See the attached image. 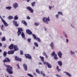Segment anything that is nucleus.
<instances>
[{
	"label": "nucleus",
	"mask_w": 77,
	"mask_h": 77,
	"mask_svg": "<svg viewBox=\"0 0 77 77\" xmlns=\"http://www.w3.org/2000/svg\"><path fill=\"white\" fill-rule=\"evenodd\" d=\"M4 65L5 66H6L7 68L6 69V70L9 74H13L12 67L9 65H7L6 64H5V63H4Z\"/></svg>",
	"instance_id": "f257e3e1"
},
{
	"label": "nucleus",
	"mask_w": 77,
	"mask_h": 77,
	"mask_svg": "<svg viewBox=\"0 0 77 77\" xmlns=\"http://www.w3.org/2000/svg\"><path fill=\"white\" fill-rule=\"evenodd\" d=\"M42 20L43 22H44L46 24H48V21H50V17H48V18L44 17L42 18Z\"/></svg>",
	"instance_id": "f03ea898"
},
{
	"label": "nucleus",
	"mask_w": 77,
	"mask_h": 77,
	"mask_svg": "<svg viewBox=\"0 0 77 77\" xmlns=\"http://www.w3.org/2000/svg\"><path fill=\"white\" fill-rule=\"evenodd\" d=\"M32 36L34 39H36L38 42H41V39L38 37L36 38V36L34 34H32Z\"/></svg>",
	"instance_id": "7ed1b4c3"
},
{
	"label": "nucleus",
	"mask_w": 77,
	"mask_h": 77,
	"mask_svg": "<svg viewBox=\"0 0 77 77\" xmlns=\"http://www.w3.org/2000/svg\"><path fill=\"white\" fill-rule=\"evenodd\" d=\"M43 63L44 65H46L47 66H48V68H51L52 67V66L48 62H46V61H45Z\"/></svg>",
	"instance_id": "20e7f679"
},
{
	"label": "nucleus",
	"mask_w": 77,
	"mask_h": 77,
	"mask_svg": "<svg viewBox=\"0 0 77 77\" xmlns=\"http://www.w3.org/2000/svg\"><path fill=\"white\" fill-rule=\"evenodd\" d=\"M22 32H23V29L22 28H18V31L17 32L18 36H19L21 35Z\"/></svg>",
	"instance_id": "39448f33"
},
{
	"label": "nucleus",
	"mask_w": 77,
	"mask_h": 77,
	"mask_svg": "<svg viewBox=\"0 0 77 77\" xmlns=\"http://www.w3.org/2000/svg\"><path fill=\"white\" fill-rule=\"evenodd\" d=\"M36 72L37 73H38V74H42V75L44 77L45 76V74L44 73H43V72H42V71H41L40 72H40L39 71V69H36Z\"/></svg>",
	"instance_id": "423d86ee"
},
{
	"label": "nucleus",
	"mask_w": 77,
	"mask_h": 77,
	"mask_svg": "<svg viewBox=\"0 0 77 77\" xmlns=\"http://www.w3.org/2000/svg\"><path fill=\"white\" fill-rule=\"evenodd\" d=\"M3 62L4 63H5V62H8L9 63L11 62V60L8 57H6L5 58V60H3Z\"/></svg>",
	"instance_id": "0eeeda50"
},
{
	"label": "nucleus",
	"mask_w": 77,
	"mask_h": 77,
	"mask_svg": "<svg viewBox=\"0 0 77 77\" xmlns=\"http://www.w3.org/2000/svg\"><path fill=\"white\" fill-rule=\"evenodd\" d=\"M25 56L26 59H32V57L29 54H25Z\"/></svg>",
	"instance_id": "6e6552de"
},
{
	"label": "nucleus",
	"mask_w": 77,
	"mask_h": 77,
	"mask_svg": "<svg viewBox=\"0 0 77 77\" xmlns=\"http://www.w3.org/2000/svg\"><path fill=\"white\" fill-rule=\"evenodd\" d=\"M26 9H28V11H29L31 12V13H33V10L30 7H27L26 8Z\"/></svg>",
	"instance_id": "1a4fd4ad"
},
{
	"label": "nucleus",
	"mask_w": 77,
	"mask_h": 77,
	"mask_svg": "<svg viewBox=\"0 0 77 77\" xmlns=\"http://www.w3.org/2000/svg\"><path fill=\"white\" fill-rule=\"evenodd\" d=\"M26 32L27 34L29 35H32V32L29 29H28L26 30Z\"/></svg>",
	"instance_id": "9d476101"
},
{
	"label": "nucleus",
	"mask_w": 77,
	"mask_h": 77,
	"mask_svg": "<svg viewBox=\"0 0 77 77\" xmlns=\"http://www.w3.org/2000/svg\"><path fill=\"white\" fill-rule=\"evenodd\" d=\"M15 60L17 61H19V62H21V59L18 57L17 56L15 57Z\"/></svg>",
	"instance_id": "9b49d317"
},
{
	"label": "nucleus",
	"mask_w": 77,
	"mask_h": 77,
	"mask_svg": "<svg viewBox=\"0 0 77 77\" xmlns=\"http://www.w3.org/2000/svg\"><path fill=\"white\" fill-rule=\"evenodd\" d=\"M14 52H15V51L14 50H11L9 51L8 52V54H13L14 53Z\"/></svg>",
	"instance_id": "f8f14e48"
},
{
	"label": "nucleus",
	"mask_w": 77,
	"mask_h": 77,
	"mask_svg": "<svg viewBox=\"0 0 77 77\" xmlns=\"http://www.w3.org/2000/svg\"><path fill=\"white\" fill-rule=\"evenodd\" d=\"M13 22L14 25H15V27H18L19 25L18 24H17V22L15 21V20H13Z\"/></svg>",
	"instance_id": "ddd939ff"
},
{
	"label": "nucleus",
	"mask_w": 77,
	"mask_h": 77,
	"mask_svg": "<svg viewBox=\"0 0 77 77\" xmlns=\"http://www.w3.org/2000/svg\"><path fill=\"white\" fill-rule=\"evenodd\" d=\"M13 7L15 9H17V8L18 6V5L17 2L14 3L13 5Z\"/></svg>",
	"instance_id": "4468645a"
},
{
	"label": "nucleus",
	"mask_w": 77,
	"mask_h": 77,
	"mask_svg": "<svg viewBox=\"0 0 77 77\" xmlns=\"http://www.w3.org/2000/svg\"><path fill=\"white\" fill-rule=\"evenodd\" d=\"M57 54L58 56L60 58H61L62 57V54L60 51H59L57 53Z\"/></svg>",
	"instance_id": "2eb2a0df"
},
{
	"label": "nucleus",
	"mask_w": 77,
	"mask_h": 77,
	"mask_svg": "<svg viewBox=\"0 0 77 77\" xmlns=\"http://www.w3.org/2000/svg\"><path fill=\"white\" fill-rule=\"evenodd\" d=\"M23 66L25 70L27 71V65L25 64H24Z\"/></svg>",
	"instance_id": "dca6fc26"
},
{
	"label": "nucleus",
	"mask_w": 77,
	"mask_h": 77,
	"mask_svg": "<svg viewBox=\"0 0 77 77\" xmlns=\"http://www.w3.org/2000/svg\"><path fill=\"white\" fill-rule=\"evenodd\" d=\"M57 63H58V65H59V66L61 67L62 66V62L61 61H58L57 62Z\"/></svg>",
	"instance_id": "f3484780"
},
{
	"label": "nucleus",
	"mask_w": 77,
	"mask_h": 77,
	"mask_svg": "<svg viewBox=\"0 0 77 77\" xmlns=\"http://www.w3.org/2000/svg\"><path fill=\"white\" fill-rule=\"evenodd\" d=\"M14 51H17L18 50V46L17 45H14Z\"/></svg>",
	"instance_id": "a211bd4d"
},
{
	"label": "nucleus",
	"mask_w": 77,
	"mask_h": 77,
	"mask_svg": "<svg viewBox=\"0 0 77 77\" xmlns=\"http://www.w3.org/2000/svg\"><path fill=\"white\" fill-rule=\"evenodd\" d=\"M50 47L52 49H54V43L53 42H52L50 45Z\"/></svg>",
	"instance_id": "6ab92c4d"
},
{
	"label": "nucleus",
	"mask_w": 77,
	"mask_h": 77,
	"mask_svg": "<svg viewBox=\"0 0 77 77\" xmlns=\"http://www.w3.org/2000/svg\"><path fill=\"white\" fill-rule=\"evenodd\" d=\"M14 44H11L9 47V49L10 50L14 49Z\"/></svg>",
	"instance_id": "aec40b11"
},
{
	"label": "nucleus",
	"mask_w": 77,
	"mask_h": 77,
	"mask_svg": "<svg viewBox=\"0 0 77 77\" xmlns=\"http://www.w3.org/2000/svg\"><path fill=\"white\" fill-rule=\"evenodd\" d=\"M2 22L5 26H8V23H7L6 22L5 20H4L2 21Z\"/></svg>",
	"instance_id": "412c9836"
},
{
	"label": "nucleus",
	"mask_w": 77,
	"mask_h": 77,
	"mask_svg": "<svg viewBox=\"0 0 77 77\" xmlns=\"http://www.w3.org/2000/svg\"><path fill=\"white\" fill-rule=\"evenodd\" d=\"M64 72L66 73V75H67V76H68L69 77H71L72 75L69 73L68 72Z\"/></svg>",
	"instance_id": "4be33fe9"
},
{
	"label": "nucleus",
	"mask_w": 77,
	"mask_h": 77,
	"mask_svg": "<svg viewBox=\"0 0 77 77\" xmlns=\"http://www.w3.org/2000/svg\"><path fill=\"white\" fill-rule=\"evenodd\" d=\"M21 22L23 23V24H24V25H25V26H27V23L26 22H25L24 20H22L21 21Z\"/></svg>",
	"instance_id": "5701e85b"
},
{
	"label": "nucleus",
	"mask_w": 77,
	"mask_h": 77,
	"mask_svg": "<svg viewBox=\"0 0 77 77\" xmlns=\"http://www.w3.org/2000/svg\"><path fill=\"white\" fill-rule=\"evenodd\" d=\"M39 58L41 59L42 61L43 62H44V57L40 56L39 57Z\"/></svg>",
	"instance_id": "b1692460"
},
{
	"label": "nucleus",
	"mask_w": 77,
	"mask_h": 77,
	"mask_svg": "<svg viewBox=\"0 0 77 77\" xmlns=\"http://www.w3.org/2000/svg\"><path fill=\"white\" fill-rule=\"evenodd\" d=\"M54 58L55 60H57V59H59V58H58V57H57V54H55L54 56Z\"/></svg>",
	"instance_id": "393cba45"
},
{
	"label": "nucleus",
	"mask_w": 77,
	"mask_h": 77,
	"mask_svg": "<svg viewBox=\"0 0 77 77\" xmlns=\"http://www.w3.org/2000/svg\"><path fill=\"white\" fill-rule=\"evenodd\" d=\"M56 53H55V52L54 51H53L52 54H51V56L52 57H54L55 55H56Z\"/></svg>",
	"instance_id": "a878e982"
},
{
	"label": "nucleus",
	"mask_w": 77,
	"mask_h": 77,
	"mask_svg": "<svg viewBox=\"0 0 77 77\" xmlns=\"http://www.w3.org/2000/svg\"><path fill=\"white\" fill-rule=\"evenodd\" d=\"M21 36L22 37V38H24L25 37V35H24V33L23 32L21 34Z\"/></svg>",
	"instance_id": "bb28decb"
},
{
	"label": "nucleus",
	"mask_w": 77,
	"mask_h": 77,
	"mask_svg": "<svg viewBox=\"0 0 77 77\" xmlns=\"http://www.w3.org/2000/svg\"><path fill=\"white\" fill-rule=\"evenodd\" d=\"M8 20H12V19H13L14 18V17L12 16H9L8 17Z\"/></svg>",
	"instance_id": "cd10ccee"
},
{
	"label": "nucleus",
	"mask_w": 77,
	"mask_h": 77,
	"mask_svg": "<svg viewBox=\"0 0 77 77\" xmlns=\"http://www.w3.org/2000/svg\"><path fill=\"white\" fill-rule=\"evenodd\" d=\"M36 5V2H33L31 3L32 6L34 7Z\"/></svg>",
	"instance_id": "c85d7f7f"
},
{
	"label": "nucleus",
	"mask_w": 77,
	"mask_h": 77,
	"mask_svg": "<svg viewBox=\"0 0 77 77\" xmlns=\"http://www.w3.org/2000/svg\"><path fill=\"white\" fill-rule=\"evenodd\" d=\"M18 19V17L17 15L15 16L14 17V20H17Z\"/></svg>",
	"instance_id": "c756f323"
},
{
	"label": "nucleus",
	"mask_w": 77,
	"mask_h": 77,
	"mask_svg": "<svg viewBox=\"0 0 77 77\" xmlns=\"http://www.w3.org/2000/svg\"><path fill=\"white\" fill-rule=\"evenodd\" d=\"M11 8H12V7L10 6L6 7V9H8V10H11Z\"/></svg>",
	"instance_id": "7c9ffc66"
},
{
	"label": "nucleus",
	"mask_w": 77,
	"mask_h": 77,
	"mask_svg": "<svg viewBox=\"0 0 77 77\" xmlns=\"http://www.w3.org/2000/svg\"><path fill=\"white\" fill-rule=\"evenodd\" d=\"M56 69H57V71H58V72H60V71H61V69H60L59 68V66H57Z\"/></svg>",
	"instance_id": "2f4dec72"
},
{
	"label": "nucleus",
	"mask_w": 77,
	"mask_h": 77,
	"mask_svg": "<svg viewBox=\"0 0 77 77\" xmlns=\"http://www.w3.org/2000/svg\"><path fill=\"white\" fill-rule=\"evenodd\" d=\"M6 54H7V52L6 51H4L3 54L4 57H6Z\"/></svg>",
	"instance_id": "473e14b6"
},
{
	"label": "nucleus",
	"mask_w": 77,
	"mask_h": 77,
	"mask_svg": "<svg viewBox=\"0 0 77 77\" xmlns=\"http://www.w3.org/2000/svg\"><path fill=\"white\" fill-rule=\"evenodd\" d=\"M34 44L35 47H38V44L37 43L34 42Z\"/></svg>",
	"instance_id": "72a5a7b5"
},
{
	"label": "nucleus",
	"mask_w": 77,
	"mask_h": 77,
	"mask_svg": "<svg viewBox=\"0 0 77 77\" xmlns=\"http://www.w3.org/2000/svg\"><path fill=\"white\" fill-rule=\"evenodd\" d=\"M1 40L2 41H6L5 37H3L1 39Z\"/></svg>",
	"instance_id": "f704fd0d"
},
{
	"label": "nucleus",
	"mask_w": 77,
	"mask_h": 77,
	"mask_svg": "<svg viewBox=\"0 0 77 77\" xmlns=\"http://www.w3.org/2000/svg\"><path fill=\"white\" fill-rule=\"evenodd\" d=\"M35 26H38L39 25V23H35Z\"/></svg>",
	"instance_id": "c9c22d12"
},
{
	"label": "nucleus",
	"mask_w": 77,
	"mask_h": 77,
	"mask_svg": "<svg viewBox=\"0 0 77 77\" xmlns=\"http://www.w3.org/2000/svg\"><path fill=\"white\" fill-rule=\"evenodd\" d=\"M58 14H59V15H63V14L62 13V12H61V11H59L58 12Z\"/></svg>",
	"instance_id": "e433bc0d"
},
{
	"label": "nucleus",
	"mask_w": 77,
	"mask_h": 77,
	"mask_svg": "<svg viewBox=\"0 0 77 77\" xmlns=\"http://www.w3.org/2000/svg\"><path fill=\"white\" fill-rule=\"evenodd\" d=\"M27 75H28L29 77H33V75H31V74H29V73H28Z\"/></svg>",
	"instance_id": "4c0bfd02"
},
{
	"label": "nucleus",
	"mask_w": 77,
	"mask_h": 77,
	"mask_svg": "<svg viewBox=\"0 0 77 77\" xmlns=\"http://www.w3.org/2000/svg\"><path fill=\"white\" fill-rule=\"evenodd\" d=\"M70 54H75V52H72V51H70Z\"/></svg>",
	"instance_id": "58836bf2"
},
{
	"label": "nucleus",
	"mask_w": 77,
	"mask_h": 77,
	"mask_svg": "<svg viewBox=\"0 0 77 77\" xmlns=\"http://www.w3.org/2000/svg\"><path fill=\"white\" fill-rule=\"evenodd\" d=\"M4 26H3V25H2V26H1V29L2 30H3V27Z\"/></svg>",
	"instance_id": "ea45409f"
},
{
	"label": "nucleus",
	"mask_w": 77,
	"mask_h": 77,
	"mask_svg": "<svg viewBox=\"0 0 77 77\" xmlns=\"http://www.w3.org/2000/svg\"><path fill=\"white\" fill-rule=\"evenodd\" d=\"M20 54L21 55L23 54V51H20Z\"/></svg>",
	"instance_id": "a19ab883"
},
{
	"label": "nucleus",
	"mask_w": 77,
	"mask_h": 77,
	"mask_svg": "<svg viewBox=\"0 0 77 77\" xmlns=\"http://www.w3.org/2000/svg\"><path fill=\"white\" fill-rule=\"evenodd\" d=\"M27 41L29 42H31V38L28 39Z\"/></svg>",
	"instance_id": "79ce46f5"
},
{
	"label": "nucleus",
	"mask_w": 77,
	"mask_h": 77,
	"mask_svg": "<svg viewBox=\"0 0 77 77\" xmlns=\"http://www.w3.org/2000/svg\"><path fill=\"white\" fill-rule=\"evenodd\" d=\"M0 18L1 19L2 21H3V20H4L3 19V18L1 17V16L0 15Z\"/></svg>",
	"instance_id": "37998d69"
},
{
	"label": "nucleus",
	"mask_w": 77,
	"mask_h": 77,
	"mask_svg": "<svg viewBox=\"0 0 77 77\" xmlns=\"http://www.w3.org/2000/svg\"><path fill=\"white\" fill-rule=\"evenodd\" d=\"M26 19H27V20H30V17H29L28 16L26 17Z\"/></svg>",
	"instance_id": "c03bdc74"
},
{
	"label": "nucleus",
	"mask_w": 77,
	"mask_h": 77,
	"mask_svg": "<svg viewBox=\"0 0 77 77\" xmlns=\"http://www.w3.org/2000/svg\"><path fill=\"white\" fill-rule=\"evenodd\" d=\"M43 55H44V56H45L46 55H47L46 54V53H45V52H43Z\"/></svg>",
	"instance_id": "a18cd8bd"
},
{
	"label": "nucleus",
	"mask_w": 77,
	"mask_h": 77,
	"mask_svg": "<svg viewBox=\"0 0 77 77\" xmlns=\"http://www.w3.org/2000/svg\"><path fill=\"white\" fill-rule=\"evenodd\" d=\"M56 76H57V77H61V76L59 74H56Z\"/></svg>",
	"instance_id": "49530a36"
},
{
	"label": "nucleus",
	"mask_w": 77,
	"mask_h": 77,
	"mask_svg": "<svg viewBox=\"0 0 77 77\" xmlns=\"http://www.w3.org/2000/svg\"><path fill=\"white\" fill-rule=\"evenodd\" d=\"M17 67L19 69H20V65H19V64H17Z\"/></svg>",
	"instance_id": "de8ad7c7"
},
{
	"label": "nucleus",
	"mask_w": 77,
	"mask_h": 77,
	"mask_svg": "<svg viewBox=\"0 0 77 77\" xmlns=\"http://www.w3.org/2000/svg\"><path fill=\"white\" fill-rule=\"evenodd\" d=\"M56 18H57L58 19V18H59V15L57 14L56 15Z\"/></svg>",
	"instance_id": "09e8293b"
},
{
	"label": "nucleus",
	"mask_w": 77,
	"mask_h": 77,
	"mask_svg": "<svg viewBox=\"0 0 77 77\" xmlns=\"http://www.w3.org/2000/svg\"><path fill=\"white\" fill-rule=\"evenodd\" d=\"M64 35L66 38H68V36H67V35H66V34H64Z\"/></svg>",
	"instance_id": "8fccbe9b"
},
{
	"label": "nucleus",
	"mask_w": 77,
	"mask_h": 77,
	"mask_svg": "<svg viewBox=\"0 0 77 77\" xmlns=\"http://www.w3.org/2000/svg\"><path fill=\"white\" fill-rule=\"evenodd\" d=\"M68 39H66V43H68Z\"/></svg>",
	"instance_id": "3c124183"
},
{
	"label": "nucleus",
	"mask_w": 77,
	"mask_h": 77,
	"mask_svg": "<svg viewBox=\"0 0 77 77\" xmlns=\"http://www.w3.org/2000/svg\"><path fill=\"white\" fill-rule=\"evenodd\" d=\"M49 9H50V10H51V7L50 6H49Z\"/></svg>",
	"instance_id": "603ef678"
},
{
	"label": "nucleus",
	"mask_w": 77,
	"mask_h": 77,
	"mask_svg": "<svg viewBox=\"0 0 77 77\" xmlns=\"http://www.w3.org/2000/svg\"><path fill=\"white\" fill-rule=\"evenodd\" d=\"M3 47H5V48H6V47H7L6 45H4Z\"/></svg>",
	"instance_id": "864d4df0"
},
{
	"label": "nucleus",
	"mask_w": 77,
	"mask_h": 77,
	"mask_svg": "<svg viewBox=\"0 0 77 77\" xmlns=\"http://www.w3.org/2000/svg\"><path fill=\"white\" fill-rule=\"evenodd\" d=\"M2 44L0 43V47H2Z\"/></svg>",
	"instance_id": "5fc2aeb1"
},
{
	"label": "nucleus",
	"mask_w": 77,
	"mask_h": 77,
	"mask_svg": "<svg viewBox=\"0 0 77 77\" xmlns=\"http://www.w3.org/2000/svg\"><path fill=\"white\" fill-rule=\"evenodd\" d=\"M39 64H40V65H42V63H41V62H40L39 63Z\"/></svg>",
	"instance_id": "6e6d98bb"
},
{
	"label": "nucleus",
	"mask_w": 77,
	"mask_h": 77,
	"mask_svg": "<svg viewBox=\"0 0 77 77\" xmlns=\"http://www.w3.org/2000/svg\"><path fill=\"white\" fill-rule=\"evenodd\" d=\"M45 57L46 58H48V56H47V55H45Z\"/></svg>",
	"instance_id": "4d7b16f0"
},
{
	"label": "nucleus",
	"mask_w": 77,
	"mask_h": 77,
	"mask_svg": "<svg viewBox=\"0 0 77 77\" xmlns=\"http://www.w3.org/2000/svg\"><path fill=\"white\" fill-rule=\"evenodd\" d=\"M27 1V2H29L30 0H26Z\"/></svg>",
	"instance_id": "13d9d810"
},
{
	"label": "nucleus",
	"mask_w": 77,
	"mask_h": 77,
	"mask_svg": "<svg viewBox=\"0 0 77 77\" xmlns=\"http://www.w3.org/2000/svg\"><path fill=\"white\" fill-rule=\"evenodd\" d=\"M33 74H34V75H35V76L36 75V73L34 72L33 73Z\"/></svg>",
	"instance_id": "bf43d9fd"
},
{
	"label": "nucleus",
	"mask_w": 77,
	"mask_h": 77,
	"mask_svg": "<svg viewBox=\"0 0 77 77\" xmlns=\"http://www.w3.org/2000/svg\"><path fill=\"white\" fill-rule=\"evenodd\" d=\"M35 46L33 47V50H35Z\"/></svg>",
	"instance_id": "052dcab7"
},
{
	"label": "nucleus",
	"mask_w": 77,
	"mask_h": 77,
	"mask_svg": "<svg viewBox=\"0 0 77 77\" xmlns=\"http://www.w3.org/2000/svg\"><path fill=\"white\" fill-rule=\"evenodd\" d=\"M45 31L47 30V29L45 28Z\"/></svg>",
	"instance_id": "680f3d73"
},
{
	"label": "nucleus",
	"mask_w": 77,
	"mask_h": 77,
	"mask_svg": "<svg viewBox=\"0 0 77 77\" xmlns=\"http://www.w3.org/2000/svg\"><path fill=\"white\" fill-rule=\"evenodd\" d=\"M2 49H0V52H2Z\"/></svg>",
	"instance_id": "e2e57ef3"
},
{
	"label": "nucleus",
	"mask_w": 77,
	"mask_h": 77,
	"mask_svg": "<svg viewBox=\"0 0 77 77\" xmlns=\"http://www.w3.org/2000/svg\"><path fill=\"white\" fill-rule=\"evenodd\" d=\"M63 34H64V35L66 34H65V32H63Z\"/></svg>",
	"instance_id": "0e129e2a"
},
{
	"label": "nucleus",
	"mask_w": 77,
	"mask_h": 77,
	"mask_svg": "<svg viewBox=\"0 0 77 77\" xmlns=\"http://www.w3.org/2000/svg\"><path fill=\"white\" fill-rule=\"evenodd\" d=\"M3 18H5V16H3Z\"/></svg>",
	"instance_id": "69168bd1"
},
{
	"label": "nucleus",
	"mask_w": 77,
	"mask_h": 77,
	"mask_svg": "<svg viewBox=\"0 0 77 77\" xmlns=\"http://www.w3.org/2000/svg\"><path fill=\"white\" fill-rule=\"evenodd\" d=\"M2 35V32H0V36Z\"/></svg>",
	"instance_id": "338daca9"
},
{
	"label": "nucleus",
	"mask_w": 77,
	"mask_h": 77,
	"mask_svg": "<svg viewBox=\"0 0 77 77\" xmlns=\"http://www.w3.org/2000/svg\"><path fill=\"white\" fill-rule=\"evenodd\" d=\"M12 76V75H11V77H14V76Z\"/></svg>",
	"instance_id": "774afa93"
}]
</instances>
